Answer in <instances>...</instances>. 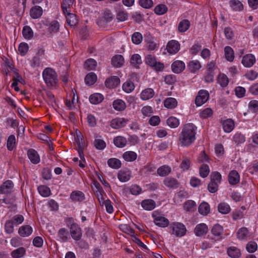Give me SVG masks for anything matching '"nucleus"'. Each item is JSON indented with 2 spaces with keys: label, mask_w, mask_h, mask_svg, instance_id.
<instances>
[{
  "label": "nucleus",
  "mask_w": 258,
  "mask_h": 258,
  "mask_svg": "<svg viewBox=\"0 0 258 258\" xmlns=\"http://www.w3.org/2000/svg\"><path fill=\"white\" fill-rule=\"evenodd\" d=\"M197 127L191 123L186 124L179 135V141L182 146H188L196 139Z\"/></svg>",
  "instance_id": "1"
},
{
  "label": "nucleus",
  "mask_w": 258,
  "mask_h": 258,
  "mask_svg": "<svg viewBox=\"0 0 258 258\" xmlns=\"http://www.w3.org/2000/svg\"><path fill=\"white\" fill-rule=\"evenodd\" d=\"M43 80L48 87L55 86L58 82L55 71L50 68L45 69L42 73Z\"/></svg>",
  "instance_id": "2"
},
{
  "label": "nucleus",
  "mask_w": 258,
  "mask_h": 258,
  "mask_svg": "<svg viewBox=\"0 0 258 258\" xmlns=\"http://www.w3.org/2000/svg\"><path fill=\"white\" fill-rule=\"evenodd\" d=\"M169 228L171 231V233L176 237H182L186 234V229L185 225L179 222H172Z\"/></svg>",
  "instance_id": "3"
},
{
  "label": "nucleus",
  "mask_w": 258,
  "mask_h": 258,
  "mask_svg": "<svg viewBox=\"0 0 258 258\" xmlns=\"http://www.w3.org/2000/svg\"><path fill=\"white\" fill-rule=\"evenodd\" d=\"M76 143L77 144V150L81 159H84V155L83 153V150L84 148V141L83 137L81 133L79 131H76Z\"/></svg>",
  "instance_id": "4"
},
{
  "label": "nucleus",
  "mask_w": 258,
  "mask_h": 258,
  "mask_svg": "<svg viewBox=\"0 0 258 258\" xmlns=\"http://www.w3.org/2000/svg\"><path fill=\"white\" fill-rule=\"evenodd\" d=\"M209 98V92L207 90H201L199 92V94L196 98L195 103L197 106H200L206 103Z\"/></svg>",
  "instance_id": "5"
},
{
  "label": "nucleus",
  "mask_w": 258,
  "mask_h": 258,
  "mask_svg": "<svg viewBox=\"0 0 258 258\" xmlns=\"http://www.w3.org/2000/svg\"><path fill=\"white\" fill-rule=\"evenodd\" d=\"M154 217V222L155 224L161 227H166L168 226L169 224V220L160 215H158L157 213H153L152 215Z\"/></svg>",
  "instance_id": "6"
},
{
  "label": "nucleus",
  "mask_w": 258,
  "mask_h": 258,
  "mask_svg": "<svg viewBox=\"0 0 258 258\" xmlns=\"http://www.w3.org/2000/svg\"><path fill=\"white\" fill-rule=\"evenodd\" d=\"M166 49L168 53L171 54L176 53L180 49L179 43L174 40H170L167 43Z\"/></svg>",
  "instance_id": "7"
},
{
  "label": "nucleus",
  "mask_w": 258,
  "mask_h": 258,
  "mask_svg": "<svg viewBox=\"0 0 258 258\" xmlns=\"http://www.w3.org/2000/svg\"><path fill=\"white\" fill-rule=\"evenodd\" d=\"M70 232L72 238L76 240H79L82 236V231L80 227L76 223H73L70 227Z\"/></svg>",
  "instance_id": "8"
},
{
  "label": "nucleus",
  "mask_w": 258,
  "mask_h": 258,
  "mask_svg": "<svg viewBox=\"0 0 258 258\" xmlns=\"http://www.w3.org/2000/svg\"><path fill=\"white\" fill-rule=\"evenodd\" d=\"M127 121V119L123 118H116L111 120L110 126L113 128L118 129L125 126Z\"/></svg>",
  "instance_id": "9"
},
{
  "label": "nucleus",
  "mask_w": 258,
  "mask_h": 258,
  "mask_svg": "<svg viewBox=\"0 0 258 258\" xmlns=\"http://www.w3.org/2000/svg\"><path fill=\"white\" fill-rule=\"evenodd\" d=\"M208 231V227L206 224L201 223L198 224L195 228L194 232L198 236L206 235Z\"/></svg>",
  "instance_id": "10"
},
{
  "label": "nucleus",
  "mask_w": 258,
  "mask_h": 258,
  "mask_svg": "<svg viewBox=\"0 0 258 258\" xmlns=\"http://www.w3.org/2000/svg\"><path fill=\"white\" fill-rule=\"evenodd\" d=\"M120 79L117 76H112L107 79L105 82V86L109 88H113L118 86Z\"/></svg>",
  "instance_id": "11"
},
{
  "label": "nucleus",
  "mask_w": 258,
  "mask_h": 258,
  "mask_svg": "<svg viewBox=\"0 0 258 258\" xmlns=\"http://www.w3.org/2000/svg\"><path fill=\"white\" fill-rule=\"evenodd\" d=\"M172 70L175 73H180L185 69L184 63L181 60L174 61L171 65Z\"/></svg>",
  "instance_id": "12"
},
{
  "label": "nucleus",
  "mask_w": 258,
  "mask_h": 258,
  "mask_svg": "<svg viewBox=\"0 0 258 258\" xmlns=\"http://www.w3.org/2000/svg\"><path fill=\"white\" fill-rule=\"evenodd\" d=\"M28 158L33 164H37L40 162V157L37 152L33 149H29L27 152Z\"/></svg>",
  "instance_id": "13"
},
{
  "label": "nucleus",
  "mask_w": 258,
  "mask_h": 258,
  "mask_svg": "<svg viewBox=\"0 0 258 258\" xmlns=\"http://www.w3.org/2000/svg\"><path fill=\"white\" fill-rule=\"evenodd\" d=\"M43 10L41 7L35 6L30 10V15L33 19L39 18L42 15Z\"/></svg>",
  "instance_id": "14"
},
{
  "label": "nucleus",
  "mask_w": 258,
  "mask_h": 258,
  "mask_svg": "<svg viewBox=\"0 0 258 258\" xmlns=\"http://www.w3.org/2000/svg\"><path fill=\"white\" fill-rule=\"evenodd\" d=\"M255 62V57L251 54H248L244 56L242 60V64L246 67H251Z\"/></svg>",
  "instance_id": "15"
},
{
  "label": "nucleus",
  "mask_w": 258,
  "mask_h": 258,
  "mask_svg": "<svg viewBox=\"0 0 258 258\" xmlns=\"http://www.w3.org/2000/svg\"><path fill=\"white\" fill-rule=\"evenodd\" d=\"M164 184L169 188H175L179 186V182L174 178L168 177L165 178L163 181Z\"/></svg>",
  "instance_id": "16"
},
{
  "label": "nucleus",
  "mask_w": 258,
  "mask_h": 258,
  "mask_svg": "<svg viewBox=\"0 0 258 258\" xmlns=\"http://www.w3.org/2000/svg\"><path fill=\"white\" fill-rule=\"evenodd\" d=\"M32 228L28 225L21 226L18 230L19 234L22 237H28L32 233Z\"/></svg>",
  "instance_id": "17"
},
{
  "label": "nucleus",
  "mask_w": 258,
  "mask_h": 258,
  "mask_svg": "<svg viewBox=\"0 0 258 258\" xmlns=\"http://www.w3.org/2000/svg\"><path fill=\"white\" fill-rule=\"evenodd\" d=\"M239 175L236 170L230 172L228 175V181L231 185H235L239 181Z\"/></svg>",
  "instance_id": "18"
},
{
  "label": "nucleus",
  "mask_w": 258,
  "mask_h": 258,
  "mask_svg": "<svg viewBox=\"0 0 258 258\" xmlns=\"http://www.w3.org/2000/svg\"><path fill=\"white\" fill-rule=\"evenodd\" d=\"M124 58L120 54H116L113 56L111 59V64L115 68H120L124 63Z\"/></svg>",
  "instance_id": "19"
},
{
  "label": "nucleus",
  "mask_w": 258,
  "mask_h": 258,
  "mask_svg": "<svg viewBox=\"0 0 258 258\" xmlns=\"http://www.w3.org/2000/svg\"><path fill=\"white\" fill-rule=\"evenodd\" d=\"M75 0H63L61 4V7L63 13L66 14L71 12V8L73 6Z\"/></svg>",
  "instance_id": "20"
},
{
  "label": "nucleus",
  "mask_w": 258,
  "mask_h": 258,
  "mask_svg": "<svg viewBox=\"0 0 258 258\" xmlns=\"http://www.w3.org/2000/svg\"><path fill=\"white\" fill-rule=\"evenodd\" d=\"M228 255L232 258H239L241 255V251L235 246H230L227 249Z\"/></svg>",
  "instance_id": "21"
},
{
  "label": "nucleus",
  "mask_w": 258,
  "mask_h": 258,
  "mask_svg": "<svg viewBox=\"0 0 258 258\" xmlns=\"http://www.w3.org/2000/svg\"><path fill=\"white\" fill-rule=\"evenodd\" d=\"M190 26V22L187 19H183L179 23L178 30L180 33H184L189 28Z\"/></svg>",
  "instance_id": "22"
},
{
  "label": "nucleus",
  "mask_w": 258,
  "mask_h": 258,
  "mask_svg": "<svg viewBox=\"0 0 258 258\" xmlns=\"http://www.w3.org/2000/svg\"><path fill=\"white\" fill-rule=\"evenodd\" d=\"M224 131L226 133L231 132L234 127V122L231 119H227L222 123Z\"/></svg>",
  "instance_id": "23"
},
{
  "label": "nucleus",
  "mask_w": 258,
  "mask_h": 258,
  "mask_svg": "<svg viewBox=\"0 0 258 258\" xmlns=\"http://www.w3.org/2000/svg\"><path fill=\"white\" fill-rule=\"evenodd\" d=\"M249 236V231L248 229L245 227L240 228L237 232V237L240 240L246 239Z\"/></svg>",
  "instance_id": "24"
},
{
  "label": "nucleus",
  "mask_w": 258,
  "mask_h": 258,
  "mask_svg": "<svg viewBox=\"0 0 258 258\" xmlns=\"http://www.w3.org/2000/svg\"><path fill=\"white\" fill-rule=\"evenodd\" d=\"M131 64L136 68H139V65L142 63L141 57L138 54H133L130 59Z\"/></svg>",
  "instance_id": "25"
},
{
  "label": "nucleus",
  "mask_w": 258,
  "mask_h": 258,
  "mask_svg": "<svg viewBox=\"0 0 258 258\" xmlns=\"http://www.w3.org/2000/svg\"><path fill=\"white\" fill-rule=\"evenodd\" d=\"M104 99L103 96L100 93H94L90 95L89 101L91 103L97 104L101 103Z\"/></svg>",
  "instance_id": "26"
},
{
  "label": "nucleus",
  "mask_w": 258,
  "mask_h": 258,
  "mask_svg": "<svg viewBox=\"0 0 258 258\" xmlns=\"http://www.w3.org/2000/svg\"><path fill=\"white\" fill-rule=\"evenodd\" d=\"M13 183L11 180H8L6 181L1 186L2 192L4 194H9L11 192L13 188Z\"/></svg>",
  "instance_id": "27"
},
{
  "label": "nucleus",
  "mask_w": 258,
  "mask_h": 258,
  "mask_svg": "<svg viewBox=\"0 0 258 258\" xmlns=\"http://www.w3.org/2000/svg\"><path fill=\"white\" fill-rule=\"evenodd\" d=\"M66 15V20L68 24L71 27L75 26L78 23V20L76 15L70 13H67Z\"/></svg>",
  "instance_id": "28"
},
{
  "label": "nucleus",
  "mask_w": 258,
  "mask_h": 258,
  "mask_svg": "<svg viewBox=\"0 0 258 258\" xmlns=\"http://www.w3.org/2000/svg\"><path fill=\"white\" fill-rule=\"evenodd\" d=\"M142 207L146 210H152L156 206L155 202L152 200H145L141 203Z\"/></svg>",
  "instance_id": "29"
},
{
  "label": "nucleus",
  "mask_w": 258,
  "mask_h": 258,
  "mask_svg": "<svg viewBox=\"0 0 258 258\" xmlns=\"http://www.w3.org/2000/svg\"><path fill=\"white\" fill-rule=\"evenodd\" d=\"M187 67L189 71L194 73L201 68V65L198 60H193L189 62Z\"/></svg>",
  "instance_id": "30"
},
{
  "label": "nucleus",
  "mask_w": 258,
  "mask_h": 258,
  "mask_svg": "<svg viewBox=\"0 0 258 258\" xmlns=\"http://www.w3.org/2000/svg\"><path fill=\"white\" fill-rule=\"evenodd\" d=\"M70 198L75 202H82L85 199L84 194L80 191H73L70 195Z\"/></svg>",
  "instance_id": "31"
},
{
  "label": "nucleus",
  "mask_w": 258,
  "mask_h": 258,
  "mask_svg": "<svg viewBox=\"0 0 258 258\" xmlns=\"http://www.w3.org/2000/svg\"><path fill=\"white\" fill-rule=\"evenodd\" d=\"M154 91L151 88H147L143 90L141 94V98L144 100H148L153 97Z\"/></svg>",
  "instance_id": "32"
},
{
  "label": "nucleus",
  "mask_w": 258,
  "mask_h": 258,
  "mask_svg": "<svg viewBox=\"0 0 258 258\" xmlns=\"http://www.w3.org/2000/svg\"><path fill=\"white\" fill-rule=\"evenodd\" d=\"M164 105L167 108L173 109L177 106V101L174 98L169 97L165 100Z\"/></svg>",
  "instance_id": "33"
},
{
  "label": "nucleus",
  "mask_w": 258,
  "mask_h": 258,
  "mask_svg": "<svg viewBox=\"0 0 258 258\" xmlns=\"http://www.w3.org/2000/svg\"><path fill=\"white\" fill-rule=\"evenodd\" d=\"M25 248L23 247H20L13 250L11 252V255L13 258H20L23 256L25 254Z\"/></svg>",
  "instance_id": "34"
},
{
  "label": "nucleus",
  "mask_w": 258,
  "mask_h": 258,
  "mask_svg": "<svg viewBox=\"0 0 258 258\" xmlns=\"http://www.w3.org/2000/svg\"><path fill=\"white\" fill-rule=\"evenodd\" d=\"M113 143L117 147L122 148L126 145L127 141L125 138L118 136L114 139Z\"/></svg>",
  "instance_id": "35"
},
{
  "label": "nucleus",
  "mask_w": 258,
  "mask_h": 258,
  "mask_svg": "<svg viewBox=\"0 0 258 258\" xmlns=\"http://www.w3.org/2000/svg\"><path fill=\"white\" fill-rule=\"evenodd\" d=\"M171 171L170 167L167 165H163L157 169V172L161 176H166L171 172Z\"/></svg>",
  "instance_id": "36"
},
{
  "label": "nucleus",
  "mask_w": 258,
  "mask_h": 258,
  "mask_svg": "<svg viewBox=\"0 0 258 258\" xmlns=\"http://www.w3.org/2000/svg\"><path fill=\"white\" fill-rule=\"evenodd\" d=\"M229 5L235 11H240L243 9V6L239 0H231L229 2Z\"/></svg>",
  "instance_id": "37"
},
{
  "label": "nucleus",
  "mask_w": 258,
  "mask_h": 258,
  "mask_svg": "<svg viewBox=\"0 0 258 258\" xmlns=\"http://www.w3.org/2000/svg\"><path fill=\"white\" fill-rule=\"evenodd\" d=\"M122 157L125 161L132 162L137 159V155L135 152L126 151L123 154Z\"/></svg>",
  "instance_id": "38"
},
{
  "label": "nucleus",
  "mask_w": 258,
  "mask_h": 258,
  "mask_svg": "<svg viewBox=\"0 0 258 258\" xmlns=\"http://www.w3.org/2000/svg\"><path fill=\"white\" fill-rule=\"evenodd\" d=\"M113 106L116 110L121 111L125 109L126 105L122 100L117 99L113 102Z\"/></svg>",
  "instance_id": "39"
},
{
  "label": "nucleus",
  "mask_w": 258,
  "mask_h": 258,
  "mask_svg": "<svg viewBox=\"0 0 258 258\" xmlns=\"http://www.w3.org/2000/svg\"><path fill=\"white\" fill-rule=\"evenodd\" d=\"M97 81V76L94 73L91 72L87 74L85 78V82L88 85H93Z\"/></svg>",
  "instance_id": "40"
},
{
  "label": "nucleus",
  "mask_w": 258,
  "mask_h": 258,
  "mask_svg": "<svg viewBox=\"0 0 258 258\" xmlns=\"http://www.w3.org/2000/svg\"><path fill=\"white\" fill-rule=\"evenodd\" d=\"M117 176L121 182H126L130 178V173L129 171L120 170Z\"/></svg>",
  "instance_id": "41"
},
{
  "label": "nucleus",
  "mask_w": 258,
  "mask_h": 258,
  "mask_svg": "<svg viewBox=\"0 0 258 258\" xmlns=\"http://www.w3.org/2000/svg\"><path fill=\"white\" fill-rule=\"evenodd\" d=\"M210 206L206 202L202 203L199 207V212L203 215H207L210 212Z\"/></svg>",
  "instance_id": "42"
},
{
  "label": "nucleus",
  "mask_w": 258,
  "mask_h": 258,
  "mask_svg": "<svg viewBox=\"0 0 258 258\" xmlns=\"http://www.w3.org/2000/svg\"><path fill=\"white\" fill-rule=\"evenodd\" d=\"M108 166L114 169H118L121 167V161L116 158H110L107 161Z\"/></svg>",
  "instance_id": "43"
},
{
  "label": "nucleus",
  "mask_w": 258,
  "mask_h": 258,
  "mask_svg": "<svg viewBox=\"0 0 258 258\" xmlns=\"http://www.w3.org/2000/svg\"><path fill=\"white\" fill-rule=\"evenodd\" d=\"M226 59L229 61H232L234 58V52L230 46H226L224 48Z\"/></svg>",
  "instance_id": "44"
},
{
  "label": "nucleus",
  "mask_w": 258,
  "mask_h": 258,
  "mask_svg": "<svg viewBox=\"0 0 258 258\" xmlns=\"http://www.w3.org/2000/svg\"><path fill=\"white\" fill-rule=\"evenodd\" d=\"M223 232V227L218 224H215L211 229L212 234L217 237H220Z\"/></svg>",
  "instance_id": "45"
},
{
  "label": "nucleus",
  "mask_w": 258,
  "mask_h": 258,
  "mask_svg": "<svg viewBox=\"0 0 258 258\" xmlns=\"http://www.w3.org/2000/svg\"><path fill=\"white\" fill-rule=\"evenodd\" d=\"M218 211L222 214H227L230 211V207L228 204L225 203H221L218 206Z\"/></svg>",
  "instance_id": "46"
},
{
  "label": "nucleus",
  "mask_w": 258,
  "mask_h": 258,
  "mask_svg": "<svg viewBox=\"0 0 258 258\" xmlns=\"http://www.w3.org/2000/svg\"><path fill=\"white\" fill-rule=\"evenodd\" d=\"M23 35L26 39H30L33 37V32L29 26H25L22 30Z\"/></svg>",
  "instance_id": "47"
},
{
  "label": "nucleus",
  "mask_w": 258,
  "mask_h": 258,
  "mask_svg": "<svg viewBox=\"0 0 258 258\" xmlns=\"http://www.w3.org/2000/svg\"><path fill=\"white\" fill-rule=\"evenodd\" d=\"M218 83L222 87L227 86L229 83V80L226 75L224 74H220L217 78Z\"/></svg>",
  "instance_id": "48"
},
{
  "label": "nucleus",
  "mask_w": 258,
  "mask_h": 258,
  "mask_svg": "<svg viewBox=\"0 0 258 258\" xmlns=\"http://www.w3.org/2000/svg\"><path fill=\"white\" fill-rule=\"evenodd\" d=\"M168 8L165 5L160 4L155 7L154 9V12L155 14L162 15L167 12Z\"/></svg>",
  "instance_id": "49"
},
{
  "label": "nucleus",
  "mask_w": 258,
  "mask_h": 258,
  "mask_svg": "<svg viewBox=\"0 0 258 258\" xmlns=\"http://www.w3.org/2000/svg\"><path fill=\"white\" fill-rule=\"evenodd\" d=\"M84 66V68L87 70H92L95 69L96 66V61L94 59L89 58L85 61Z\"/></svg>",
  "instance_id": "50"
},
{
  "label": "nucleus",
  "mask_w": 258,
  "mask_h": 258,
  "mask_svg": "<svg viewBox=\"0 0 258 258\" xmlns=\"http://www.w3.org/2000/svg\"><path fill=\"white\" fill-rule=\"evenodd\" d=\"M39 194L44 197H48L50 194L49 188L45 185H40L38 187Z\"/></svg>",
  "instance_id": "51"
},
{
  "label": "nucleus",
  "mask_w": 258,
  "mask_h": 258,
  "mask_svg": "<svg viewBox=\"0 0 258 258\" xmlns=\"http://www.w3.org/2000/svg\"><path fill=\"white\" fill-rule=\"evenodd\" d=\"M167 124L172 128L177 127L179 124V120L173 116H171L167 120Z\"/></svg>",
  "instance_id": "52"
},
{
  "label": "nucleus",
  "mask_w": 258,
  "mask_h": 258,
  "mask_svg": "<svg viewBox=\"0 0 258 258\" xmlns=\"http://www.w3.org/2000/svg\"><path fill=\"white\" fill-rule=\"evenodd\" d=\"M199 172L201 177H206L210 172L209 166L206 164H203L200 168Z\"/></svg>",
  "instance_id": "53"
},
{
  "label": "nucleus",
  "mask_w": 258,
  "mask_h": 258,
  "mask_svg": "<svg viewBox=\"0 0 258 258\" xmlns=\"http://www.w3.org/2000/svg\"><path fill=\"white\" fill-rule=\"evenodd\" d=\"M196 207V204L192 200H188L184 204V208L187 211H194Z\"/></svg>",
  "instance_id": "54"
},
{
  "label": "nucleus",
  "mask_w": 258,
  "mask_h": 258,
  "mask_svg": "<svg viewBox=\"0 0 258 258\" xmlns=\"http://www.w3.org/2000/svg\"><path fill=\"white\" fill-rule=\"evenodd\" d=\"M257 249V244L255 241H249L246 245V249L249 253L254 252Z\"/></svg>",
  "instance_id": "55"
},
{
  "label": "nucleus",
  "mask_w": 258,
  "mask_h": 258,
  "mask_svg": "<svg viewBox=\"0 0 258 258\" xmlns=\"http://www.w3.org/2000/svg\"><path fill=\"white\" fill-rule=\"evenodd\" d=\"M135 88L134 84L131 81H126L122 85V89L126 93H131Z\"/></svg>",
  "instance_id": "56"
},
{
  "label": "nucleus",
  "mask_w": 258,
  "mask_h": 258,
  "mask_svg": "<svg viewBox=\"0 0 258 258\" xmlns=\"http://www.w3.org/2000/svg\"><path fill=\"white\" fill-rule=\"evenodd\" d=\"M16 139L14 135H11L7 141V148L9 151H12L15 146Z\"/></svg>",
  "instance_id": "57"
},
{
  "label": "nucleus",
  "mask_w": 258,
  "mask_h": 258,
  "mask_svg": "<svg viewBox=\"0 0 258 258\" xmlns=\"http://www.w3.org/2000/svg\"><path fill=\"white\" fill-rule=\"evenodd\" d=\"M59 24L56 21H52L49 25L48 31L50 33H55L58 31Z\"/></svg>",
  "instance_id": "58"
},
{
  "label": "nucleus",
  "mask_w": 258,
  "mask_h": 258,
  "mask_svg": "<svg viewBox=\"0 0 258 258\" xmlns=\"http://www.w3.org/2000/svg\"><path fill=\"white\" fill-rule=\"evenodd\" d=\"M143 39L142 35L139 32H135L132 36V40L133 43L136 44L141 43Z\"/></svg>",
  "instance_id": "59"
},
{
  "label": "nucleus",
  "mask_w": 258,
  "mask_h": 258,
  "mask_svg": "<svg viewBox=\"0 0 258 258\" xmlns=\"http://www.w3.org/2000/svg\"><path fill=\"white\" fill-rule=\"evenodd\" d=\"M14 224L11 220L6 222L5 224V229L7 233L11 234L14 232Z\"/></svg>",
  "instance_id": "60"
},
{
  "label": "nucleus",
  "mask_w": 258,
  "mask_h": 258,
  "mask_svg": "<svg viewBox=\"0 0 258 258\" xmlns=\"http://www.w3.org/2000/svg\"><path fill=\"white\" fill-rule=\"evenodd\" d=\"M113 19V15L111 11L108 10H106L103 14V16L101 18V20H103L107 23L110 22Z\"/></svg>",
  "instance_id": "61"
},
{
  "label": "nucleus",
  "mask_w": 258,
  "mask_h": 258,
  "mask_svg": "<svg viewBox=\"0 0 258 258\" xmlns=\"http://www.w3.org/2000/svg\"><path fill=\"white\" fill-rule=\"evenodd\" d=\"M245 140V137L240 133H237L233 136V141L237 145L244 143Z\"/></svg>",
  "instance_id": "62"
},
{
  "label": "nucleus",
  "mask_w": 258,
  "mask_h": 258,
  "mask_svg": "<svg viewBox=\"0 0 258 258\" xmlns=\"http://www.w3.org/2000/svg\"><path fill=\"white\" fill-rule=\"evenodd\" d=\"M94 146L98 150H102L106 147L105 142L101 139L96 138L94 141Z\"/></svg>",
  "instance_id": "63"
},
{
  "label": "nucleus",
  "mask_w": 258,
  "mask_h": 258,
  "mask_svg": "<svg viewBox=\"0 0 258 258\" xmlns=\"http://www.w3.org/2000/svg\"><path fill=\"white\" fill-rule=\"evenodd\" d=\"M139 3L142 7L145 9H150L153 5L152 0H139Z\"/></svg>",
  "instance_id": "64"
}]
</instances>
